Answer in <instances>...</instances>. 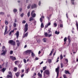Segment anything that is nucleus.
I'll return each mask as SVG.
<instances>
[{"label": "nucleus", "instance_id": "1", "mask_svg": "<svg viewBox=\"0 0 78 78\" xmlns=\"http://www.w3.org/2000/svg\"><path fill=\"white\" fill-rule=\"evenodd\" d=\"M59 66H58L57 68L55 69V72L57 73L56 78H58V76H59Z\"/></svg>", "mask_w": 78, "mask_h": 78}, {"label": "nucleus", "instance_id": "2", "mask_svg": "<svg viewBox=\"0 0 78 78\" xmlns=\"http://www.w3.org/2000/svg\"><path fill=\"white\" fill-rule=\"evenodd\" d=\"M28 24L26 23V24L25 26V27L24 28V33H25L26 32H27L28 30Z\"/></svg>", "mask_w": 78, "mask_h": 78}, {"label": "nucleus", "instance_id": "3", "mask_svg": "<svg viewBox=\"0 0 78 78\" xmlns=\"http://www.w3.org/2000/svg\"><path fill=\"white\" fill-rule=\"evenodd\" d=\"M8 43L9 44H10L12 45H13V46L16 45V42H15V41H13L12 40H10L8 42Z\"/></svg>", "mask_w": 78, "mask_h": 78}, {"label": "nucleus", "instance_id": "4", "mask_svg": "<svg viewBox=\"0 0 78 78\" xmlns=\"http://www.w3.org/2000/svg\"><path fill=\"white\" fill-rule=\"evenodd\" d=\"M2 51H3V53H2L1 54L2 55H3V56H5V55H6V53L7 52V50L6 49H5V51L4 49H3L2 50Z\"/></svg>", "mask_w": 78, "mask_h": 78}, {"label": "nucleus", "instance_id": "5", "mask_svg": "<svg viewBox=\"0 0 78 78\" xmlns=\"http://www.w3.org/2000/svg\"><path fill=\"white\" fill-rule=\"evenodd\" d=\"M31 51H32L31 50H27L25 51V54L27 55H30L32 52Z\"/></svg>", "mask_w": 78, "mask_h": 78}, {"label": "nucleus", "instance_id": "6", "mask_svg": "<svg viewBox=\"0 0 78 78\" xmlns=\"http://www.w3.org/2000/svg\"><path fill=\"white\" fill-rule=\"evenodd\" d=\"M45 73L46 74V75H50V71L48 70H46L45 71L44 73V75Z\"/></svg>", "mask_w": 78, "mask_h": 78}, {"label": "nucleus", "instance_id": "7", "mask_svg": "<svg viewBox=\"0 0 78 78\" xmlns=\"http://www.w3.org/2000/svg\"><path fill=\"white\" fill-rule=\"evenodd\" d=\"M10 58L13 61H14V60H16V57H14L13 56H10Z\"/></svg>", "mask_w": 78, "mask_h": 78}, {"label": "nucleus", "instance_id": "8", "mask_svg": "<svg viewBox=\"0 0 78 78\" xmlns=\"http://www.w3.org/2000/svg\"><path fill=\"white\" fill-rule=\"evenodd\" d=\"M7 30H8V27L6 26L4 35H5L6 34H8V32H7Z\"/></svg>", "mask_w": 78, "mask_h": 78}, {"label": "nucleus", "instance_id": "9", "mask_svg": "<svg viewBox=\"0 0 78 78\" xmlns=\"http://www.w3.org/2000/svg\"><path fill=\"white\" fill-rule=\"evenodd\" d=\"M67 39L68 40L69 44H70V42H71V40H70V39H71V37H70V36H68Z\"/></svg>", "mask_w": 78, "mask_h": 78}, {"label": "nucleus", "instance_id": "10", "mask_svg": "<svg viewBox=\"0 0 78 78\" xmlns=\"http://www.w3.org/2000/svg\"><path fill=\"white\" fill-rule=\"evenodd\" d=\"M31 8L32 9H34L35 8H36V5L35 4H33L31 6Z\"/></svg>", "mask_w": 78, "mask_h": 78}, {"label": "nucleus", "instance_id": "11", "mask_svg": "<svg viewBox=\"0 0 78 78\" xmlns=\"http://www.w3.org/2000/svg\"><path fill=\"white\" fill-rule=\"evenodd\" d=\"M15 34L16 35L17 39H18V37H19V32L17 31L16 33Z\"/></svg>", "mask_w": 78, "mask_h": 78}, {"label": "nucleus", "instance_id": "12", "mask_svg": "<svg viewBox=\"0 0 78 78\" xmlns=\"http://www.w3.org/2000/svg\"><path fill=\"white\" fill-rule=\"evenodd\" d=\"M28 32H27L25 34H24L23 36V37H27V36H28Z\"/></svg>", "mask_w": 78, "mask_h": 78}, {"label": "nucleus", "instance_id": "13", "mask_svg": "<svg viewBox=\"0 0 78 78\" xmlns=\"http://www.w3.org/2000/svg\"><path fill=\"white\" fill-rule=\"evenodd\" d=\"M15 75L16 77H19V75H20V73L18 72L15 74Z\"/></svg>", "mask_w": 78, "mask_h": 78}, {"label": "nucleus", "instance_id": "14", "mask_svg": "<svg viewBox=\"0 0 78 78\" xmlns=\"http://www.w3.org/2000/svg\"><path fill=\"white\" fill-rule=\"evenodd\" d=\"M76 27L77 30H78V21H77L76 20Z\"/></svg>", "mask_w": 78, "mask_h": 78}, {"label": "nucleus", "instance_id": "15", "mask_svg": "<svg viewBox=\"0 0 78 78\" xmlns=\"http://www.w3.org/2000/svg\"><path fill=\"white\" fill-rule=\"evenodd\" d=\"M53 50H54V49H52V50L51 51V52L49 54L50 56H51L52 55V53L53 52Z\"/></svg>", "mask_w": 78, "mask_h": 78}, {"label": "nucleus", "instance_id": "16", "mask_svg": "<svg viewBox=\"0 0 78 78\" xmlns=\"http://www.w3.org/2000/svg\"><path fill=\"white\" fill-rule=\"evenodd\" d=\"M38 76L39 77H40V78H41L42 77V74L40 73L39 72L38 73Z\"/></svg>", "mask_w": 78, "mask_h": 78}, {"label": "nucleus", "instance_id": "17", "mask_svg": "<svg viewBox=\"0 0 78 78\" xmlns=\"http://www.w3.org/2000/svg\"><path fill=\"white\" fill-rule=\"evenodd\" d=\"M28 72H29V68H27L25 70V73H28Z\"/></svg>", "mask_w": 78, "mask_h": 78}, {"label": "nucleus", "instance_id": "18", "mask_svg": "<svg viewBox=\"0 0 78 78\" xmlns=\"http://www.w3.org/2000/svg\"><path fill=\"white\" fill-rule=\"evenodd\" d=\"M42 41L44 42H47V39L45 38H44L42 39Z\"/></svg>", "mask_w": 78, "mask_h": 78}, {"label": "nucleus", "instance_id": "19", "mask_svg": "<svg viewBox=\"0 0 78 78\" xmlns=\"http://www.w3.org/2000/svg\"><path fill=\"white\" fill-rule=\"evenodd\" d=\"M31 56H32V57H33V58H34V56H35V55L32 51L31 52Z\"/></svg>", "mask_w": 78, "mask_h": 78}, {"label": "nucleus", "instance_id": "20", "mask_svg": "<svg viewBox=\"0 0 78 78\" xmlns=\"http://www.w3.org/2000/svg\"><path fill=\"white\" fill-rule=\"evenodd\" d=\"M44 35L45 36V37H48V33L45 32L44 34Z\"/></svg>", "mask_w": 78, "mask_h": 78}, {"label": "nucleus", "instance_id": "21", "mask_svg": "<svg viewBox=\"0 0 78 78\" xmlns=\"http://www.w3.org/2000/svg\"><path fill=\"white\" fill-rule=\"evenodd\" d=\"M65 73L66 74H70V73L68 71L65 70Z\"/></svg>", "mask_w": 78, "mask_h": 78}, {"label": "nucleus", "instance_id": "22", "mask_svg": "<svg viewBox=\"0 0 78 78\" xmlns=\"http://www.w3.org/2000/svg\"><path fill=\"white\" fill-rule=\"evenodd\" d=\"M27 16L28 17H29L30 16V11H29L27 14Z\"/></svg>", "mask_w": 78, "mask_h": 78}, {"label": "nucleus", "instance_id": "23", "mask_svg": "<svg viewBox=\"0 0 78 78\" xmlns=\"http://www.w3.org/2000/svg\"><path fill=\"white\" fill-rule=\"evenodd\" d=\"M55 34H59V31L58 32V31H55Z\"/></svg>", "mask_w": 78, "mask_h": 78}, {"label": "nucleus", "instance_id": "24", "mask_svg": "<svg viewBox=\"0 0 78 78\" xmlns=\"http://www.w3.org/2000/svg\"><path fill=\"white\" fill-rule=\"evenodd\" d=\"M13 11L14 13L16 12H17V10L16 9H13Z\"/></svg>", "mask_w": 78, "mask_h": 78}, {"label": "nucleus", "instance_id": "25", "mask_svg": "<svg viewBox=\"0 0 78 78\" xmlns=\"http://www.w3.org/2000/svg\"><path fill=\"white\" fill-rule=\"evenodd\" d=\"M6 68H3L2 69V71L3 72H4L6 70Z\"/></svg>", "mask_w": 78, "mask_h": 78}, {"label": "nucleus", "instance_id": "26", "mask_svg": "<svg viewBox=\"0 0 78 78\" xmlns=\"http://www.w3.org/2000/svg\"><path fill=\"white\" fill-rule=\"evenodd\" d=\"M41 28H44V26L43 23H41Z\"/></svg>", "mask_w": 78, "mask_h": 78}, {"label": "nucleus", "instance_id": "27", "mask_svg": "<svg viewBox=\"0 0 78 78\" xmlns=\"http://www.w3.org/2000/svg\"><path fill=\"white\" fill-rule=\"evenodd\" d=\"M31 20H34V18L32 17L30 18L29 19V21L30 22H31Z\"/></svg>", "mask_w": 78, "mask_h": 78}, {"label": "nucleus", "instance_id": "28", "mask_svg": "<svg viewBox=\"0 0 78 78\" xmlns=\"http://www.w3.org/2000/svg\"><path fill=\"white\" fill-rule=\"evenodd\" d=\"M32 17H36V14H35V13H34V14H33V15H31Z\"/></svg>", "mask_w": 78, "mask_h": 78}, {"label": "nucleus", "instance_id": "29", "mask_svg": "<svg viewBox=\"0 0 78 78\" xmlns=\"http://www.w3.org/2000/svg\"><path fill=\"white\" fill-rule=\"evenodd\" d=\"M71 0V3H72L73 5H74V1L75 0Z\"/></svg>", "mask_w": 78, "mask_h": 78}, {"label": "nucleus", "instance_id": "30", "mask_svg": "<svg viewBox=\"0 0 78 78\" xmlns=\"http://www.w3.org/2000/svg\"><path fill=\"white\" fill-rule=\"evenodd\" d=\"M13 27H16V26H17V24H16V23H13Z\"/></svg>", "mask_w": 78, "mask_h": 78}, {"label": "nucleus", "instance_id": "31", "mask_svg": "<svg viewBox=\"0 0 78 78\" xmlns=\"http://www.w3.org/2000/svg\"><path fill=\"white\" fill-rule=\"evenodd\" d=\"M67 37H65L64 39V42H67Z\"/></svg>", "mask_w": 78, "mask_h": 78}, {"label": "nucleus", "instance_id": "32", "mask_svg": "<svg viewBox=\"0 0 78 78\" xmlns=\"http://www.w3.org/2000/svg\"><path fill=\"white\" fill-rule=\"evenodd\" d=\"M5 25H8V21L6 20H5Z\"/></svg>", "mask_w": 78, "mask_h": 78}, {"label": "nucleus", "instance_id": "33", "mask_svg": "<svg viewBox=\"0 0 78 78\" xmlns=\"http://www.w3.org/2000/svg\"><path fill=\"white\" fill-rule=\"evenodd\" d=\"M58 22L60 24H61V23H62V20H58Z\"/></svg>", "mask_w": 78, "mask_h": 78}, {"label": "nucleus", "instance_id": "34", "mask_svg": "<svg viewBox=\"0 0 78 78\" xmlns=\"http://www.w3.org/2000/svg\"><path fill=\"white\" fill-rule=\"evenodd\" d=\"M37 42H38V43H40V42H41V40H40L39 39H37Z\"/></svg>", "mask_w": 78, "mask_h": 78}, {"label": "nucleus", "instance_id": "35", "mask_svg": "<svg viewBox=\"0 0 78 78\" xmlns=\"http://www.w3.org/2000/svg\"><path fill=\"white\" fill-rule=\"evenodd\" d=\"M51 36H52V34H48V37H51Z\"/></svg>", "mask_w": 78, "mask_h": 78}, {"label": "nucleus", "instance_id": "36", "mask_svg": "<svg viewBox=\"0 0 78 78\" xmlns=\"http://www.w3.org/2000/svg\"><path fill=\"white\" fill-rule=\"evenodd\" d=\"M60 65L61 68H63V67H64V66H63V64L62 63H61Z\"/></svg>", "mask_w": 78, "mask_h": 78}, {"label": "nucleus", "instance_id": "37", "mask_svg": "<svg viewBox=\"0 0 78 78\" xmlns=\"http://www.w3.org/2000/svg\"><path fill=\"white\" fill-rule=\"evenodd\" d=\"M31 4H29L28 6H27V9H30V7H31Z\"/></svg>", "mask_w": 78, "mask_h": 78}, {"label": "nucleus", "instance_id": "38", "mask_svg": "<svg viewBox=\"0 0 78 78\" xmlns=\"http://www.w3.org/2000/svg\"><path fill=\"white\" fill-rule=\"evenodd\" d=\"M51 33V30H50V29H48V34H49V33Z\"/></svg>", "mask_w": 78, "mask_h": 78}, {"label": "nucleus", "instance_id": "39", "mask_svg": "<svg viewBox=\"0 0 78 78\" xmlns=\"http://www.w3.org/2000/svg\"><path fill=\"white\" fill-rule=\"evenodd\" d=\"M17 67H15L14 68V71L15 72H16V71H17Z\"/></svg>", "mask_w": 78, "mask_h": 78}, {"label": "nucleus", "instance_id": "40", "mask_svg": "<svg viewBox=\"0 0 78 78\" xmlns=\"http://www.w3.org/2000/svg\"><path fill=\"white\" fill-rule=\"evenodd\" d=\"M23 62L24 63H27V60H26V59H23Z\"/></svg>", "mask_w": 78, "mask_h": 78}, {"label": "nucleus", "instance_id": "41", "mask_svg": "<svg viewBox=\"0 0 78 78\" xmlns=\"http://www.w3.org/2000/svg\"><path fill=\"white\" fill-rule=\"evenodd\" d=\"M20 42H19V43H16V44L17 45V47H19V45H20Z\"/></svg>", "mask_w": 78, "mask_h": 78}, {"label": "nucleus", "instance_id": "42", "mask_svg": "<svg viewBox=\"0 0 78 78\" xmlns=\"http://www.w3.org/2000/svg\"><path fill=\"white\" fill-rule=\"evenodd\" d=\"M43 70H45L46 69H47V66H45L44 67H43Z\"/></svg>", "mask_w": 78, "mask_h": 78}, {"label": "nucleus", "instance_id": "43", "mask_svg": "<svg viewBox=\"0 0 78 78\" xmlns=\"http://www.w3.org/2000/svg\"><path fill=\"white\" fill-rule=\"evenodd\" d=\"M63 58V56H62V55L61 54L60 55V59H62Z\"/></svg>", "mask_w": 78, "mask_h": 78}, {"label": "nucleus", "instance_id": "44", "mask_svg": "<svg viewBox=\"0 0 78 78\" xmlns=\"http://www.w3.org/2000/svg\"><path fill=\"white\" fill-rule=\"evenodd\" d=\"M65 60L66 62V64H67V63H68V59L66 58L65 59Z\"/></svg>", "mask_w": 78, "mask_h": 78}, {"label": "nucleus", "instance_id": "45", "mask_svg": "<svg viewBox=\"0 0 78 78\" xmlns=\"http://www.w3.org/2000/svg\"><path fill=\"white\" fill-rule=\"evenodd\" d=\"M48 62L49 63H50L51 62V60L49 59L48 60Z\"/></svg>", "mask_w": 78, "mask_h": 78}, {"label": "nucleus", "instance_id": "46", "mask_svg": "<svg viewBox=\"0 0 78 78\" xmlns=\"http://www.w3.org/2000/svg\"><path fill=\"white\" fill-rule=\"evenodd\" d=\"M40 20L41 22H42L43 20H42V18H40Z\"/></svg>", "mask_w": 78, "mask_h": 78}, {"label": "nucleus", "instance_id": "47", "mask_svg": "<svg viewBox=\"0 0 78 78\" xmlns=\"http://www.w3.org/2000/svg\"><path fill=\"white\" fill-rule=\"evenodd\" d=\"M13 53V51H11L10 52V55H12V53Z\"/></svg>", "mask_w": 78, "mask_h": 78}, {"label": "nucleus", "instance_id": "48", "mask_svg": "<svg viewBox=\"0 0 78 78\" xmlns=\"http://www.w3.org/2000/svg\"><path fill=\"white\" fill-rule=\"evenodd\" d=\"M63 78H67V76H66V74L63 75Z\"/></svg>", "mask_w": 78, "mask_h": 78}, {"label": "nucleus", "instance_id": "49", "mask_svg": "<svg viewBox=\"0 0 78 78\" xmlns=\"http://www.w3.org/2000/svg\"><path fill=\"white\" fill-rule=\"evenodd\" d=\"M54 25L55 26V27H56V26H57V24L56 23H54Z\"/></svg>", "mask_w": 78, "mask_h": 78}, {"label": "nucleus", "instance_id": "50", "mask_svg": "<svg viewBox=\"0 0 78 78\" xmlns=\"http://www.w3.org/2000/svg\"><path fill=\"white\" fill-rule=\"evenodd\" d=\"M17 62H18V61H16L15 62V64H16V65H17Z\"/></svg>", "mask_w": 78, "mask_h": 78}, {"label": "nucleus", "instance_id": "51", "mask_svg": "<svg viewBox=\"0 0 78 78\" xmlns=\"http://www.w3.org/2000/svg\"><path fill=\"white\" fill-rule=\"evenodd\" d=\"M24 15V14L23 13H22L21 14H20V16L21 17H23Z\"/></svg>", "mask_w": 78, "mask_h": 78}, {"label": "nucleus", "instance_id": "52", "mask_svg": "<svg viewBox=\"0 0 78 78\" xmlns=\"http://www.w3.org/2000/svg\"><path fill=\"white\" fill-rule=\"evenodd\" d=\"M26 23V21L25 20H24L22 22V23Z\"/></svg>", "mask_w": 78, "mask_h": 78}, {"label": "nucleus", "instance_id": "53", "mask_svg": "<svg viewBox=\"0 0 78 78\" xmlns=\"http://www.w3.org/2000/svg\"><path fill=\"white\" fill-rule=\"evenodd\" d=\"M21 67H22V66H21V65L19 64V65H18V67H19V68L20 69V68H21Z\"/></svg>", "mask_w": 78, "mask_h": 78}, {"label": "nucleus", "instance_id": "54", "mask_svg": "<svg viewBox=\"0 0 78 78\" xmlns=\"http://www.w3.org/2000/svg\"><path fill=\"white\" fill-rule=\"evenodd\" d=\"M34 12V11H32L31 13V16L33 14V13Z\"/></svg>", "mask_w": 78, "mask_h": 78}, {"label": "nucleus", "instance_id": "55", "mask_svg": "<svg viewBox=\"0 0 78 78\" xmlns=\"http://www.w3.org/2000/svg\"><path fill=\"white\" fill-rule=\"evenodd\" d=\"M60 27H63V25H62V24H61L60 25Z\"/></svg>", "mask_w": 78, "mask_h": 78}, {"label": "nucleus", "instance_id": "56", "mask_svg": "<svg viewBox=\"0 0 78 78\" xmlns=\"http://www.w3.org/2000/svg\"><path fill=\"white\" fill-rule=\"evenodd\" d=\"M19 10L20 12H21V11H22V8H20L19 9Z\"/></svg>", "mask_w": 78, "mask_h": 78}, {"label": "nucleus", "instance_id": "57", "mask_svg": "<svg viewBox=\"0 0 78 78\" xmlns=\"http://www.w3.org/2000/svg\"><path fill=\"white\" fill-rule=\"evenodd\" d=\"M41 1H39L38 2V5L39 6L41 5Z\"/></svg>", "mask_w": 78, "mask_h": 78}, {"label": "nucleus", "instance_id": "58", "mask_svg": "<svg viewBox=\"0 0 78 78\" xmlns=\"http://www.w3.org/2000/svg\"><path fill=\"white\" fill-rule=\"evenodd\" d=\"M11 76L9 75H7V78H10V77H11Z\"/></svg>", "mask_w": 78, "mask_h": 78}, {"label": "nucleus", "instance_id": "59", "mask_svg": "<svg viewBox=\"0 0 78 78\" xmlns=\"http://www.w3.org/2000/svg\"><path fill=\"white\" fill-rule=\"evenodd\" d=\"M66 17H67V18H68V17H69V15H68V14H67V13H66Z\"/></svg>", "mask_w": 78, "mask_h": 78}, {"label": "nucleus", "instance_id": "60", "mask_svg": "<svg viewBox=\"0 0 78 78\" xmlns=\"http://www.w3.org/2000/svg\"><path fill=\"white\" fill-rule=\"evenodd\" d=\"M50 25H51V23L50 22L49 23H48L47 25H48V26H50Z\"/></svg>", "mask_w": 78, "mask_h": 78}, {"label": "nucleus", "instance_id": "61", "mask_svg": "<svg viewBox=\"0 0 78 78\" xmlns=\"http://www.w3.org/2000/svg\"><path fill=\"white\" fill-rule=\"evenodd\" d=\"M0 14H4V12H0Z\"/></svg>", "mask_w": 78, "mask_h": 78}, {"label": "nucleus", "instance_id": "62", "mask_svg": "<svg viewBox=\"0 0 78 78\" xmlns=\"http://www.w3.org/2000/svg\"><path fill=\"white\" fill-rule=\"evenodd\" d=\"M2 49H5V46H2Z\"/></svg>", "mask_w": 78, "mask_h": 78}, {"label": "nucleus", "instance_id": "63", "mask_svg": "<svg viewBox=\"0 0 78 78\" xmlns=\"http://www.w3.org/2000/svg\"><path fill=\"white\" fill-rule=\"evenodd\" d=\"M71 31L73 34L75 33V31L73 30H72Z\"/></svg>", "mask_w": 78, "mask_h": 78}, {"label": "nucleus", "instance_id": "64", "mask_svg": "<svg viewBox=\"0 0 78 78\" xmlns=\"http://www.w3.org/2000/svg\"><path fill=\"white\" fill-rule=\"evenodd\" d=\"M24 76V74H22L21 76V78H23Z\"/></svg>", "mask_w": 78, "mask_h": 78}]
</instances>
